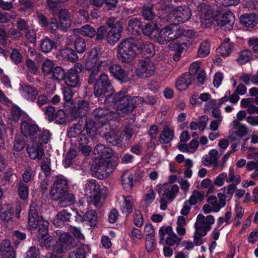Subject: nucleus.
<instances>
[{
    "label": "nucleus",
    "instance_id": "nucleus-1",
    "mask_svg": "<svg viewBox=\"0 0 258 258\" xmlns=\"http://www.w3.org/2000/svg\"><path fill=\"white\" fill-rule=\"evenodd\" d=\"M106 105L116 107L117 113L110 111L105 107H98L92 112V115L97 122L101 124L113 119L118 115L123 116L129 111V94L127 88H123L120 91L107 97L104 100Z\"/></svg>",
    "mask_w": 258,
    "mask_h": 258
},
{
    "label": "nucleus",
    "instance_id": "nucleus-2",
    "mask_svg": "<svg viewBox=\"0 0 258 258\" xmlns=\"http://www.w3.org/2000/svg\"><path fill=\"white\" fill-rule=\"evenodd\" d=\"M101 57L102 50L99 48H92L88 53V56L85 62V68L90 73L89 84L94 83L99 72L105 71L108 68L112 76L121 82L128 81L127 75L120 66L112 64L109 67V61L106 59L101 60Z\"/></svg>",
    "mask_w": 258,
    "mask_h": 258
},
{
    "label": "nucleus",
    "instance_id": "nucleus-3",
    "mask_svg": "<svg viewBox=\"0 0 258 258\" xmlns=\"http://www.w3.org/2000/svg\"><path fill=\"white\" fill-rule=\"evenodd\" d=\"M117 163L115 159L105 160L96 158L91 167L92 175L100 179L107 178L116 168Z\"/></svg>",
    "mask_w": 258,
    "mask_h": 258
},
{
    "label": "nucleus",
    "instance_id": "nucleus-4",
    "mask_svg": "<svg viewBox=\"0 0 258 258\" xmlns=\"http://www.w3.org/2000/svg\"><path fill=\"white\" fill-rule=\"evenodd\" d=\"M39 207L35 203H32L30 206L28 217V226L31 229H36L39 226L38 233L42 238L48 234L49 223L44 220L42 216H39Z\"/></svg>",
    "mask_w": 258,
    "mask_h": 258
},
{
    "label": "nucleus",
    "instance_id": "nucleus-5",
    "mask_svg": "<svg viewBox=\"0 0 258 258\" xmlns=\"http://www.w3.org/2000/svg\"><path fill=\"white\" fill-rule=\"evenodd\" d=\"M109 90L114 91L108 79V76L105 73H102L96 80L94 87V95L100 99L105 96V93Z\"/></svg>",
    "mask_w": 258,
    "mask_h": 258
},
{
    "label": "nucleus",
    "instance_id": "nucleus-6",
    "mask_svg": "<svg viewBox=\"0 0 258 258\" xmlns=\"http://www.w3.org/2000/svg\"><path fill=\"white\" fill-rule=\"evenodd\" d=\"M175 35H177L176 40L177 46L182 47V49H183L184 46H189L191 44L195 32L192 30L186 29L183 27H179L177 25V30Z\"/></svg>",
    "mask_w": 258,
    "mask_h": 258
},
{
    "label": "nucleus",
    "instance_id": "nucleus-7",
    "mask_svg": "<svg viewBox=\"0 0 258 258\" xmlns=\"http://www.w3.org/2000/svg\"><path fill=\"white\" fill-rule=\"evenodd\" d=\"M68 181L62 175L55 177L54 183L50 191V196L53 200H57L67 192Z\"/></svg>",
    "mask_w": 258,
    "mask_h": 258
},
{
    "label": "nucleus",
    "instance_id": "nucleus-8",
    "mask_svg": "<svg viewBox=\"0 0 258 258\" xmlns=\"http://www.w3.org/2000/svg\"><path fill=\"white\" fill-rule=\"evenodd\" d=\"M85 192L95 206H96L100 200V187L97 181L95 179H89L85 184Z\"/></svg>",
    "mask_w": 258,
    "mask_h": 258
},
{
    "label": "nucleus",
    "instance_id": "nucleus-9",
    "mask_svg": "<svg viewBox=\"0 0 258 258\" xmlns=\"http://www.w3.org/2000/svg\"><path fill=\"white\" fill-rule=\"evenodd\" d=\"M177 25L170 24L163 28L157 37V41L160 44H164L170 41L176 39Z\"/></svg>",
    "mask_w": 258,
    "mask_h": 258
},
{
    "label": "nucleus",
    "instance_id": "nucleus-10",
    "mask_svg": "<svg viewBox=\"0 0 258 258\" xmlns=\"http://www.w3.org/2000/svg\"><path fill=\"white\" fill-rule=\"evenodd\" d=\"M144 43L141 34H136L134 33L130 34V59L141 54Z\"/></svg>",
    "mask_w": 258,
    "mask_h": 258
},
{
    "label": "nucleus",
    "instance_id": "nucleus-11",
    "mask_svg": "<svg viewBox=\"0 0 258 258\" xmlns=\"http://www.w3.org/2000/svg\"><path fill=\"white\" fill-rule=\"evenodd\" d=\"M21 131L23 135L29 139L33 143L37 141L39 135V128L37 125L31 124L26 121H22L21 124Z\"/></svg>",
    "mask_w": 258,
    "mask_h": 258
},
{
    "label": "nucleus",
    "instance_id": "nucleus-12",
    "mask_svg": "<svg viewBox=\"0 0 258 258\" xmlns=\"http://www.w3.org/2000/svg\"><path fill=\"white\" fill-rule=\"evenodd\" d=\"M150 67V65L145 61L140 59L138 60L137 67L134 66V69H133L132 66V74L131 76L134 77L136 74L137 76L140 78L149 77L153 73V71L149 69Z\"/></svg>",
    "mask_w": 258,
    "mask_h": 258
},
{
    "label": "nucleus",
    "instance_id": "nucleus-13",
    "mask_svg": "<svg viewBox=\"0 0 258 258\" xmlns=\"http://www.w3.org/2000/svg\"><path fill=\"white\" fill-rule=\"evenodd\" d=\"M198 9L201 23L206 27L211 26L213 23V15L209 7L203 4L198 6Z\"/></svg>",
    "mask_w": 258,
    "mask_h": 258
},
{
    "label": "nucleus",
    "instance_id": "nucleus-14",
    "mask_svg": "<svg viewBox=\"0 0 258 258\" xmlns=\"http://www.w3.org/2000/svg\"><path fill=\"white\" fill-rule=\"evenodd\" d=\"M106 140L107 142L114 146H122V141L123 137L121 133L116 128H112L105 134L101 135Z\"/></svg>",
    "mask_w": 258,
    "mask_h": 258
},
{
    "label": "nucleus",
    "instance_id": "nucleus-15",
    "mask_svg": "<svg viewBox=\"0 0 258 258\" xmlns=\"http://www.w3.org/2000/svg\"><path fill=\"white\" fill-rule=\"evenodd\" d=\"M172 14L179 22L184 23L188 20L191 16V12L190 9L186 6H179L174 8Z\"/></svg>",
    "mask_w": 258,
    "mask_h": 258
},
{
    "label": "nucleus",
    "instance_id": "nucleus-16",
    "mask_svg": "<svg viewBox=\"0 0 258 258\" xmlns=\"http://www.w3.org/2000/svg\"><path fill=\"white\" fill-rule=\"evenodd\" d=\"M33 143L31 147L27 148V152L30 159L40 160L44 155L42 143L41 142Z\"/></svg>",
    "mask_w": 258,
    "mask_h": 258
},
{
    "label": "nucleus",
    "instance_id": "nucleus-17",
    "mask_svg": "<svg viewBox=\"0 0 258 258\" xmlns=\"http://www.w3.org/2000/svg\"><path fill=\"white\" fill-rule=\"evenodd\" d=\"M75 218L77 221L86 222L91 227L95 226L97 224V214L93 210L87 211L83 216L77 213Z\"/></svg>",
    "mask_w": 258,
    "mask_h": 258
},
{
    "label": "nucleus",
    "instance_id": "nucleus-18",
    "mask_svg": "<svg viewBox=\"0 0 258 258\" xmlns=\"http://www.w3.org/2000/svg\"><path fill=\"white\" fill-rule=\"evenodd\" d=\"M117 57L123 62H128L129 60V39L126 38L119 44L117 49Z\"/></svg>",
    "mask_w": 258,
    "mask_h": 258
},
{
    "label": "nucleus",
    "instance_id": "nucleus-19",
    "mask_svg": "<svg viewBox=\"0 0 258 258\" xmlns=\"http://www.w3.org/2000/svg\"><path fill=\"white\" fill-rule=\"evenodd\" d=\"M235 21L233 14L230 11L223 13L221 17L217 20L218 25L225 27L228 30L232 29Z\"/></svg>",
    "mask_w": 258,
    "mask_h": 258
},
{
    "label": "nucleus",
    "instance_id": "nucleus-20",
    "mask_svg": "<svg viewBox=\"0 0 258 258\" xmlns=\"http://www.w3.org/2000/svg\"><path fill=\"white\" fill-rule=\"evenodd\" d=\"M89 109V103L87 101L79 100L74 107L72 113L75 117H85Z\"/></svg>",
    "mask_w": 258,
    "mask_h": 258
},
{
    "label": "nucleus",
    "instance_id": "nucleus-21",
    "mask_svg": "<svg viewBox=\"0 0 258 258\" xmlns=\"http://www.w3.org/2000/svg\"><path fill=\"white\" fill-rule=\"evenodd\" d=\"M179 191L178 186L176 184H174L171 186L169 189V186L168 184L165 183L163 186L160 188L158 191V194L160 197L164 198L165 197L169 200H173L175 197V194Z\"/></svg>",
    "mask_w": 258,
    "mask_h": 258
},
{
    "label": "nucleus",
    "instance_id": "nucleus-22",
    "mask_svg": "<svg viewBox=\"0 0 258 258\" xmlns=\"http://www.w3.org/2000/svg\"><path fill=\"white\" fill-rule=\"evenodd\" d=\"M94 153L98 155L99 158L98 159H104L105 160L115 159L113 157V150L110 148L106 147L102 144L96 145L94 149Z\"/></svg>",
    "mask_w": 258,
    "mask_h": 258
},
{
    "label": "nucleus",
    "instance_id": "nucleus-23",
    "mask_svg": "<svg viewBox=\"0 0 258 258\" xmlns=\"http://www.w3.org/2000/svg\"><path fill=\"white\" fill-rule=\"evenodd\" d=\"M67 87L76 88L80 85V77L78 73L73 72L72 70H68L66 72L63 81Z\"/></svg>",
    "mask_w": 258,
    "mask_h": 258
},
{
    "label": "nucleus",
    "instance_id": "nucleus-24",
    "mask_svg": "<svg viewBox=\"0 0 258 258\" xmlns=\"http://www.w3.org/2000/svg\"><path fill=\"white\" fill-rule=\"evenodd\" d=\"M241 25L247 28H253L257 23V16L254 13L244 14L239 19Z\"/></svg>",
    "mask_w": 258,
    "mask_h": 258
},
{
    "label": "nucleus",
    "instance_id": "nucleus-25",
    "mask_svg": "<svg viewBox=\"0 0 258 258\" xmlns=\"http://www.w3.org/2000/svg\"><path fill=\"white\" fill-rule=\"evenodd\" d=\"M0 251L2 258H16L15 252L11 246L9 240L5 239L2 241Z\"/></svg>",
    "mask_w": 258,
    "mask_h": 258
},
{
    "label": "nucleus",
    "instance_id": "nucleus-26",
    "mask_svg": "<svg viewBox=\"0 0 258 258\" xmlns=\"http://www.w3.org/2000/svg\"><path fill=\"white\" fill-rule=\"evenodd\" d=\"M121 31L122 27L120 25L113 27L111 28L106 35V40L108 43L111 45H114L116 43L121 37Z\"/></svg>",
    "mask_w": 258,
    "mask_h": 258
},
{
    "label": "nucleus",
    "instance_id": "nucleus-27",
    "mask_svg": "<svg viewBox=\"0 0 258 258\" xmlns=\"http://www.w3.org/2000/svg\"><path fill=\"white\" fill-rule=\"evenodd\" d=\"M192 80L190 74L185 73L179 77L176 82V87L180 91L184 90L191 84Z\"/></svg>",
    "mask_w": 258,
    "mask_h": 258
},
{
    "label": "nucleus",
    "instance_id": "nucleus-28",
    "mask_svg": "<svg viewBox=\"0 0 258 258\" xmlns=\"http://www.w3.org/2000/svg\"><path fill=\"white\" fill-rule=\"evenodd\" d=\"M84 122L83 120H79L77 123L71 127L68 131V135L69 138H76L79 136L78 139H80V136L84 132Z\"/></svg>",
    "mask_w": 258,
    "mask_h": 258
},
{
    "label": "nucleus",
    "instance_id": "nucleus-29",
    "mask_svg": "<svg viewBox=\"0 0 258 258\" xmlns=\"http://www.w3.org/2000/svg\"><path fill=\"white\" fill-rule=\"evenodd\" d=\"M174 135V131L166 125L159 136V141L162 144H168L172 140Z\"/></svg>",
    "mask_w": 258,
    "mask_h": 258
},
{
    "label": "nucleus",
    "instance_id": "nucleus-30",
    "mask_svg": "<svg viewBox=\"0 0 258 258\" xmlns=\"http://www.w3.org/2000/svg\"><path fill=\"white\" fill-rule=\"evenodd\" d=\"M57 45V42L50 40L47 37L43 38L40 43V49L44 53H48L53 49H56Z\"/></svg>",
    "mask_w": 258,
    "mask_h": 258
},
{
    "label": "nucleus",
    "instance_id": "nucleus-31",
    "mask_svg": "<svg viewBox=\"0 0 258 258\" xmlns=\"http://www.w3.org/2000/svg\"><path fill=\"white\" fill-rule=\"evenodd\" d=\"M142 16L147 20H152L156 15L154 11V5L151 3H147L143 6Z\"/></svg>",
    "mask_w": 258,
    "mask_h": 258
},
{
    "label": "nucleus",
    "instance_id": "nucleus-32",
    "mask_svg": "<svg viewBox=\"0 0 258 258\" xmlns=\"http://www.w3.org/2000/svg\"><path fill=\"white\" fill-rule=\"evenodd\" d=\"M59 19L60 26L62 28L63 30L66 31L71 24V21L68 11L65 9L61 10L59 13Z\"/></svg>",
    "mask_w": 258,
    "mask_h": 258
},
{
    "label": "nucleus",
    "instance_id": "nucleus-33",
    "mask_svg": "<svg viewBox=\"0 0 258 258\" xmlns=\"http://www.w3.org/2000/svg\"><path fill=\"white\" fill-rule=\"evenodd\" d=\"M21 90H22V95L29 101H33L37 94V91L35 88L29 85L22 86Z\"/></svg>",
    "mask_w": 258,
    "mask_h": 258
},
{
    "label": "nucleus",
    "instance_id": "nucleus-34",
    "mask_svg": "<svg viewBox=\"0 0 258 258\" xmlns=\"http://www.w3.org/2000/svg\"><path fill=\"white\" fill-rule=\"evenodd\" d=\"M78 142L79 148L82 151V154L85 156H88L91 151V148L88 145L89 140L86 135H81Z\"/></svg>",
    "mask_w": 258,
    "mask_h": 258
},
{
    "label": "nucleus",
    "instance_id": "nucleus-35",
    "mask_svg": "<svg viewBox=\"0 0 258 258\" xmlns=\"http://www.w3.org/2000/svg\"><path fill=\"white\" fill-rule=\"evenodd\" d=\"M71 214L66 210H62L57 213L53 219V224L59 227L62 225L64 222L70 220Z\"/></svg>",
    "mask_w": 258,
    "mask_h": 258
},
{
    "label": "nucleus",
    "instance_id": "nucleus-36",
    "mask_svg": "<svg viewBox=\"0 0 258 258\" xmlns=\"http://www.w3.org/2000/svg\"><path fill=\"white\" fill-rule=\"evenodd\" d=\"M58 200H59L58 205L60 207H66L73 204L75 202L74 195L67 192H65Z\"/></svg>",
    "mask_w": 258,
    "mask_h": 258
},
{
    "label": "nucleus",
    "instance_id": "nucleus-37",
    "mask_svg": "<svg viewBox=\"0 0 258 258\" xmlns=\"http://www.w3.org/2000/svg\"><path fill=\"white\" fill-rule=\"evenodd\" d=\"M84 120V131H86L87 134L90 136H93L96 132V127L94 121L91 120H87V117H81L80 120Z\"/></svg>",
    "mask_w": 258,
    "mask_h": 258
},
{
    "label": "nucleus",
    "instance_id": "nucleus-38",
    "mask_svg": "<svg viewBox=\"0 0 258 258\" xmlns=\"http://www.w3.org/2000/svg\"><path fill=\"white\" fill-rule=\"evenodd\" d=\"M66 72L59 66H56L54 68L51 72L52 79L59 83L63 81Z\"/></svg>",
    "mask_w": 258,
    "mask_h": 258
},
{
    "label": "nucleus",
    "instance_id": "nucleus-39",
    "mask_svg": "<svg viewBox=\"0 0 258 258\" xmlns=\"http://www.w3.org/2000/svg\"><path fill=\"white\" fill-rule=\"evenodd\" d=\"M13 212V210L11 207L8 205L5 206V208H2L0 214V219L5 223H8L12 219Z\"/></svg>",
    "mask_w": 258,
    "mask_h": 258
},
{
    "label": "nucleus",
    "instance_id": "nucleus-40",
    "mask_svg": "<svg viewBox=\"0 0 258 258\" xmlns=\"http://www.w3.org/2000/svg\"><path fill=\"white\" fill-rule=\"evenodd\" d=\"M18 192L19 196L22 200H26L29 197V186L22 181L18 184Z\"/></svg>",
    "mask_w": 258,
    "mask_h": 258
},
{
    "label": "nucleus",
    "instance_id": "nucleus-41",
    "mask_svg": "<svg viewBox=\"0 0 258 258\" xmlns=\"http://www.w3.org/2000/svg\"><path fill=\"white\" fill-rule=\"evenodd\" d=\"M35 175L36 171L32 167L30 166L27 167L22 175V182L27 184L34 178Z\"/></svg>",
    "mask_w": 258,
    "mask_h": 258
},
{
    "label": "nucleus",
    "instance_id": "nucleus-42",
    "mask_svg": "<svg viewBox=\"0 0 258 258\" xmlns=\"http://www.w3.org/2000/svg\"><path fill=\"white\" fill-rule=\"evenodd\" d=\"M204 192L197 190H194L189 199L186 201L191 206L196 205L199 202H201L204 197Z\"/></svg>",
    "mask_w": 258,
    "mask_h": 258
},
{
    "label": "nucleus",
    "instance_id": "nucleus-43",
    "mask_svg": "<svg viewBox=\"0 0 258 258\" xmlns=\"http://www.w3.org/2000/svg\"><path fill=\"white\" fill-rule=\"evenodd\" d=\"M56 234L59 241L66 245L71 244L74 240L73 237L67 232L58 230L56 231Z\"/></svg>",
    "mask_w": 258,
    "mask_h": 258
},
{
    "label": "nucleus",
    "instance_id": "nucleus-44",
    "mask_svg": "<svg viewBox=\"0 0 258 258\" xmlns=\"http://www.w3.org/2000/svg\"><path fill=\"white\" fill-rule=\"evenodd\" d=\"M130 28L132 29L130 34L134 33L136 34H141L142 24L141 21L137 18L135 17L130 19Z\"/></svg>",
    "mask_w": 258,
    "mask_h": 258
},
{
    "label": "nucleus",
    "instance_id": "nucleus-45",
    "mask_svg": "<svg viewBox=\"0 0 258 258\" xmlns=\"http://www.w3.org/2000/svg\"><path fill=\"white\" fill-rule=\"evenodd\" d=\"M233 46L230 43H222L217 48L216 52L222 56H227L232 52Z\"/></svg>",
    "mask_w": 258,
    "mask_h": 258
},
{
    "label": "nucleus",
    "instance_id": "nucleus-46",
    "mask_svg": "<svg viewBox=\"0 0 258 258\" xmlns=\"http://www.w3.org/2000/svg\"><path fill=\"white\" fill-rule=\"evenodd\" d=\"M80 33L83 36L93 38L96 35V31L91 25H85L81 28Z\"/></svg>",
    "mask_w": 258,
    "mask_h": 258
},
{
    "label": "nucleus",
    "instance_id": "nucleus-47",
    "mask_svg": "<svg viewBox=\"0 0 258 258\" xmlns=\"http://www.w3.org/2000/svg\"><path fill=\"white\" fill-rule=\"evenodd\" d=\"M66 248L62 244L57 243L53 248L52 254L50 257L47 258H60L62 256Z\"/></svg>",
    "mask_w": 258,
    "mask_h": 258
},
{
    "label": "nucleus",
    "instance_id": "nucleus-48",
    "mask_svg": "<svg viewBox=\"0 0 258 258\" xmlns=\"http://www.w3.org/2000/svg\"><path fill=\"white\" fill-rule=\"evenodd\" d=\"M233 125L237 127L236 131L234 132L237 136L241 138L247 134V128L244 125L241 124L237 120L233 121Z\"/></svg>",
    "mask_w": 258,
    "mask_h": 258
},
{
    "label": "nucleus",
    "instance_id": "nucleus-49",
    "mask_svg": "<svg viewBox=\"0 0 258 258\" xmlns=\"http://www.w3.org/2000/svg\"><path fill=\"white\" fill-rule=\"evenodd\" d=\"M120 209L123 214L127 216L129 214V197L122 196L120 200Z\"/></svg>",
    "mask_w": 258,
    "mask_h": 258
},
{
    "label": "nucleus",
    "instance_id": "nucleus-50",
    "mask_svg": "<svg viewBox=\"0 0 258 258\" xmlns=\"http://www.w3.org/2000/svg\"><path fill=\"white\" fill-rule=\"evenodd\" d=\"M54 68L53 61L48 58L46 59L42 64V72L46 75L51 74Z\"/></svg>",
    "mask_w": 258,
    "mask_h": 258
},
{
    "label": "nucleus",
    "instance_id": "nucleus-51",
    "mask_svg": "<svg viewBox=\"0 0 258 258\" xmlns=\"http://www.w3.org/2000/svg\"><path fill=\"white\" fill-rule=\"evenodd\" d=\"M74 45L76 51L79 53H83L86 49V42L82 37L76 38L74 41Z\"/></svg>",
    "mask_w": 258,
    "mask_h": 258
},
{
    "label": "nucleus",
    "instance_id": "nucleus-52",
    "mask_svg": "<svg viewBox=\"0 0 258 258\" xmlns=\"http://www.w3.org/2000/svg\"><path fill=\"white\" fill-rule=\"evenodd\" d=\"M252 52L251 51L244 50L240 52L239 56L237 58V60L240 64H244L250 60Z\"/></svg>",
    "mask_w": 258,
    "mask_h": 258
},
{
    "label": "nucleus",
    "instance_id": "nucleus-53",
    "mask_svg": "<svg viewBox=\"0 0 258 258\" xmlns=\"http://www.w3.org/2000/svg\"><path fill=\"white\" fill-rule=\"evenodd\" d=\"M210 43L207 41L202 42L199 48L198 56L200 57H205L210 53Z\"/></svg>",
    "mask_w": 258,
    "mask_h": 258
},
{
    "label": "nucleus",
    "instance_id": "nucleus-54",
    "mask_svg": "<svg viewBox=\"0 0 258 258\" xmlns=\"http://www.w3.org/2000/svg\"><path fill=\"white\" fill-rule=\"evenodd\" d=\"M25 145V141L24 137L22 135L17 136L14 142V150L16 151H20L24 148Z\"/></svg>",
    "mask_w": 258,
    "mask_h": 258
},
{
    "label": "nucleus",
    "instance_id": "nucleus-55",
    "mask_svg": "<svg viewBox=\"0 0 258 258\" xmlns=\"http://www.w3.org/2000/svg\"><path fill=\"white\" fill-rule=\"evenodd\" d=\"M196 231L194 234H198L201 236H205L207 235V232L211 229L210 225H201L195 224Z\"/></svg>",
    "mask_w": 258,
    "mask_h": 258
},
{
    "label": "nucleus",
    "instance_id": "nucleus-56",
    "mask_svg": "<svg viewBox=\"0 0 258 258\" xmlns=\"http://www.w3.org/2000/svg\"><path fill=\"white\" fill-rule=\"evenodd\" d=\"M157 29V25L153 22L147 23L145 27L142 28V32L146 36H151L153 32Z\"/></svg>",
    "mask_w": 258,
    "mask_h": 258
},
{
    "label": "nucleus",
    "instance_id": "nucleus-57",
    "mask_svg": "<svg viewBox=\"0 0 258 258\" xmlns=\"http://www.w3.org/2000/svg\"><path fill=\"white\" fill-rule=\"evenodd\" d=\"M62 54L72 61H76L78 56L76 52L71 48H67L62 51Z\"/></svg>",
    "mask_w": 258,
    "mask_h": 258
},
{
    "label": "nucleus",
    "instance_id": "nucleus-58",
    "mask_svg": "<svg viewBox=\"0 0 258 258\" xmlns=\"http://www.w3.org/2000/svg\"><path fill=\"white\" fill-rule=\"evenodd\" d=\"M154 45L148 42H145L144 43V46L142 48V52L141 54L144 55H153L154 53Z\"/></svg>",
    "mask_w": 258,
    "mask_h": 258
},
{
    "label": "nucleus",
    "instance_id": "nucleus-59",
    "mask_svg": "<svg viewBox=\"0 0 258 258\" xmlns=\"http://www.w3.org/2000/svg\"><path fill=\"white\" fill-rule=\"evenodd\" d=\"M143 216L140 210H136L134 214V223L138 227H141L143 224Z\"/></svg>",
    "mask_w": 258,
    "mask_h": 258
},
{
    "label": "nucleus",
    "instance_id": "nucleus-60",
    "mask_svg": "<svg viewBox=\"0 0 258 258\" xmlns=\"http://www.w3.org/2000/svg\"><path fill=\"white\" fill-rule=\"evenodd\" d=\"M145 242L146 248L148 252H151L155 249L156 243L154 237H146Z\"/></svg>",
    "mask_w": 258,
    "mask_h": 258
},
{
    "label": "nucleus",
    "instance_id": "nucleus-61",
    "mask_svg": "<svg viewBox=\"0 0 258 258\" xmlns=\"http://www.w3.org/2000/svg\"><path fill=\"white\" fill-rule=\"evenodd\" d=\"M51 134L48 130H45L42 133L39 132V135L37 138V141L35 143L42 142L44 144H47L50 138Z\"/></svg>",
    "mask_w": 258,
    "mask_h": 258
},
{
    "label": "nucleus",
    "instance_id": "nucleus-62",
    "mask_svg": "<svg viewBox=\"0 0 258 258\" xmlns=\"http://www.w3.org/2000/svg\"><path fill=\"white\" fill-rule=\"evenodd\" d=\"M22 115V111L19 107L13 106L11 109L10 119L15 122L18 121Z\"/></svg>",
    "mask_w": 258,
    "mask_h": 258
},
{
    "label": "nucleus",
    "instance_id": "nucleus-63",
    "mask_svg": "<svg viewBox=\"0 0 258 258\" xmlns=\"http://www.w3.org/2000/svg\"><path fill=\"white\" fill-rule=\"evenodd\" d=\"M85 250L82 247H77L69 254V258H85Z\"/></svg>",
    "mask_w": 258,
    "mask_h": 258
},
{
    "label": "nucleus",
    "instance_id": "nucleus-64",
    "mask_svg": "<svg viewBox=\"0 0 258 258\" xmlns=\"http://www.w3.org/2000/svg\"><path fill=\"white\" fill-rule=\"evenodd\" d=\"M132 239L135 244H138L141 241L142 233L140 229L134 228L132 231Z\"/></svg>",
    "mask_w": 258,
    "mask_h": 258
}]
</instances>
